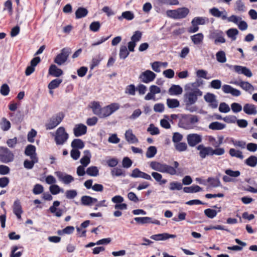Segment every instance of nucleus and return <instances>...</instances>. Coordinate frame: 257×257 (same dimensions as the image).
I'll list each match as a JSON object with an SVG mask.
<instances>
[{
  "mask_svg": "<svg viewBox=\"0 0 257 257\" xmlns=\"http://www.w3.org/2000/svg\"><path fill=\"white\" fill-rule=\"evenodd\" d=\"M149 165L153 170L156 171L169 174L170 175H175L177 174L176 169L179 167V164L178 162L174 161L173 166H171L160 162L152 161L150 163Z\"/></svg>",
  "mask_w": 257,
  "mask_h": 257,
  "instance_id": "1",
  "label": "nucleus"
},
{
  "mask_svg": "<svg viewBox=\"0 0 257 257\" xmlns=\"http://www.w3.org/2000/svg\"><path fill=\"white\" fill-rule=\"evenodd\" d=\"M193 85L192 83L185 86L186 93L184 97V102L187 105L194 104L197 101L198 97L202 95V92L198 88L193 87Z\"/></svg>",
  "mask_w": 257,
  "mask_h": 257,
  "instance_id": "2",
  "label": "nucleus"
},
{
  "mask_svg": "<svg viewBox=\"0 0 257 257\" xmlns=\"http://www.w3.org/2000/svg\"><path fill=\"white\" fill-rule=\"evenodd\" d=\"M189 12L188 9L186 8H178L174 10H168L166 15L168 17L174 19H180L185 18Z\"/></svg>",
  "mask_w": 257,
  "mask_h": 257,
  "instance_id": "3",
  "label": "nucleus"
},
{
  "mask_svg": "<svg viewBox=\"0 0 257 257\" xmlns=\"http://www.w3.org/2000/svg\"><path fill=\"white\" fill-rule=\"evenodd\" d=\"M69 135L63 127H59L56 131L55 141L57 145H61L65 143L68 139Z\"/></svg>",
  "mask_w": 257,
  "mask_h": 257,
  "instance_id": "4",
  "label": "nucleus"
},
{
  "mask_svg": "<svg viewBox=\"0 0 257 257\" xmlns=\"http://www.w3.org/2000/svg\"><path fill=\"white\" fill-rule=\"evenodd\" d=\"M14 154L7 148L0 147V161L5 163L13 161Z\"/></svg>",
  "mask_w": 257,
  "mask_h": 257,
  "instance_id": "5",
  "label": "nucleus"
},
{
  "mask_svg": "<svg viewBox=\"0 0 257 257\" xmlns=\"http://www.w3.org/2000/svg\"><path fill=\"white\" fill-rule=\"evenodd\" d=\"M209 38L214 40V43H224L225 42V39L223 36L222 31L219 30H213L210 31Z\"/></svg>",
  "mask_w": 257,
  "mask_h": 257,
  "instance_id": "6",
  "label": "nucleus"
},
{
  "mask_svg": "<svg viewBox=\"0 0 257 257\" xmlns=\"http://www.w3.org/2000/svg\"><path fill=\"white\" fill-rule=\"evenodd\" d=\"M142 37V33L140 31H136L131 37V41L128 43V49L130 51H134L136 43L140 41Z\"/></svg>",
  "mask_w": 257,
  "mask_h": 257,
  "instance_id": "7",
  "label": "nucleus"
},
{
  "mask_svg": "<svg viewBox=\"0 0 257 257\" xmlns=\"http://www.w3.org/2000/svg\"><path fill=\"white\" fill-rule=\"evenodd\" d=\"M156 75L152 71L147 70L142 72L139 76V79L142 82L149 83L153 81L156 78Z\"/></svg>",
  "mask_w": 257,
  "mask_h": 257,
  "instance_id": "8",
  "label": "nucleus"
},
{
  "mask_svg": "<svg viewBox=\"0 0 257 257\" xmlns=\"http://www.w3.org/2000/svg\"><path fill=\"white\" fill-rule=\"evenodd\" d=\"M111 201L115 203L114 208L115 209H119L124 210L127 209V205L125 203H123V198L120 195H116L111 198Z\"/></svg>",
  "mask_w": 257,
  "mask_h": 257,
  "instance_id": "9",
  "label": "nucleus"
},
{
  "mask_svg": "<svg viewBox=\"0 0 257 257\" xmlns=\"http://www.w3.org/2000/svg\"><path fill=\"white\" fill-rule=\"evenodd\" d=\"M69 55V51L67 49H63L60 54L54 59V62L59 65H62L67 60Z\"/></svg>",
  "mask_w": 257,
  "mask_h": 257,
  "instance_id": "10",
  "label": "nucleus"
},
{
  "mask_svg": "<svg viewBox=\"0 0 257 257\" xmlns=\"http://www.w3.org/2000/svg\"><path fill=\"white\" fill-rule=\"evenodd\" d=\"M150 92L145 96L146 100H155V95L161 93V88L157 85H152L149 87Z\"/></svg>",
  "mask_w": 257,
  "mask_h": 257,
  "instance_id": "11",
  "label": "nucleus"
},
{
  "mask_svg": "<svg viewBox=\"0 0 257 257\" xmlns=\"http://www.w3.org/2000/svg\"><path fill=\"white\" fill-rule=\"evenodd\" d=\"M55 174L58 177L59 180L65 184H69L74 181V178L70 175L64 173L60 171H56Z\"/></svg>",
  "mask_w": 257,
  "mask_h": 257,
  "instance_id": "12",
  "label": "nucleus"
},
{
  "mask_svg": "<svg viewBox=\"0 0 257 257\" xmlns=\"http://www.w3.org/2000/svg\"><path fill=\"white\" fill-rule=\"evenodd\" d=\"M63 114H58L53 116L50 121L46 124L47 130H51L57 126L62 120Z\"/></svg>",
  "mask_w": 257,
  "mask_h": 257,
  "instance_id": "13",
  "label": "nucleus"
},
{
  "mask_svg": "<svg viewBox=\"0 0 257 257\" xmlns=\"http://www.w3.org/2000/svg\"><path fill=\"white\" fill-rule=\"evenodd\" d=\"M187 140L190 146L194 147L201 142L202 137L196 134H189L187 136Z\"/></svg>",
  "mask_w": 257,
  "mask_h": 257,
  "instance_id": "14",
  "label": "nucleus"
},
{
  "mask_svg": "<svg viewBox=\"0 0 257 257\" xmlns=\"http://www.w3.org/2000/svg\"><path fill=\"white\" fill-rule=\"evenodd\" d=\"M197 150L199 151V154L201 158L204 159L207 156H212V148L205 147L203 145H199L197 147Z\"/></svg>",
  "mask_w": 257,
  "mask_h": 257,
  "instance_id": "15",
  "label": "nucleus"
},
{
  "mask_svg": "<svg viewBox=\"0 0 257 257\" xmlns=\"http://www.w3.org/2000/svg\"><path fill=\"white\" fill-rule=\"evenodd\" d=\"M134 220L139 224L153 223L160 225V222L157 219H153L149 217H136Z\"/></svg>",
  "mask_w": 257,
  "mask_h": 257,
  "instance_id": "16",
  "label": "nucleus"
},
{
  "mask_svg": "<svg viewBox=\"0 0 257 257\" xmlns=\"http://www.w3.org/2000/svg\"><path fill=\"white\" fill-rule=\"evenodd\" d=\"M204 100L209 103V106L212 108H216L218 106V102L214 94L207 93L204 96Z\"/></svg>",
  "mask_w": 257,
  "mask_h": 257,
  "instance_id": "17",
  "label": "nucleus"
},
{
  "mask_svg": "<svg viewBox=\"0 0 257 257\" xmlns=\"http://www.w3.org/2000/svg\"><path fill=\"white\" fill-rule=\"evenodd\" d=\"M222 91L226 94H231L234 96H239L241 95L240 90L234 88L229 85H224L222 87Z\"/></svg>",
  "mask_w": 257,
  "mask_h": 257,
  "instance_id": "18",
  "label": "nucleus"
},
{
  "mask_svg": "<svg viewBox=\"0 0 257 257\" xmlns=\"http://www.w3.org/2000/svg\"><path fill=\"white\" fill-rule=\"evenodd\" d=\"M86 131V126L82 123L76 124L73 128L74 134L77 137L85 135Z\"/></svg>",
  "mask_w": 257,
  "mask_h": 257,
  "instance_id": "19",
  "label": "nucleus"
},
{
  "mask_svg": "<svg viewBox=\"0 0 257 257\" xmlns=\"http://www.w3.org/2000/svg\"><path fill=\"white\" fill-rule=\"evenodd\" d=\"M125 140L129 144H137L139 143V140L137 137L133 134L132 129H128L125 131Z\"/></svg>",
  "mask_w": 257,
  "mask_h": 257,
  "instance_id": "20",
  "label": "nucleus"
},
{
  "mask_svg": "<svg viewBox=\"0 0 257 257\" xmlns=\"http://www.w3.org/2000/svg\"><path fill=\"white\" fill-rule=\"evenodd\" d=\"M131 176L133 178H141L145 179L148 180H151L152 178L151 176L145 172L141 171L139 169L136 168L135 169L131 175Z\"/></svg>",
  "mask_w": 257,
  "mask_h": 257,
  "instance_id": "21",
  "label": "nucleus"
},
{
  "mask_svg": "<svg viewBox=\"0 0 257 257\" xmlns=\"http://www.w3.org/2000/svg\"><path fill=\"white\" fill-rule=\"evenodd\" d=\"M243 110L247 115H255L257 114L256 106L252 103H246L244 105Z\"/></svg>",
  "mask_w": 257,
  "mask_h": 257,
  "instance_id": "22",
  "label": "nucleus"
},
{
  "mask_svg": "<svg viewBox=\"0 0 257 257\" xmlns=\"http://www.w3.org/2000/svg\"><path fill=\"white\" fill-rule=\"evenodd\" d=\"M176 237L175 234H170L168 233H163L152 235L150 238L153 240L159 241L165 240L170 238H174Z\"/></svg>",
  "mask_w": 257,
  "mask_h": 257,
  "instance_id": "23",
  "label": "nucleus"
},
{
  "mask_svg": "<svg viewBox=\"0 0 257 257\" xmlns=\"http://www.w3.org/2000/svg\"><path fill=\"white\" fill-rule=\"evenodd\" d=\"M210 13L215 17L221 18L222 20H226L227 12L225 11H220L218 9L213 8L210 10Z\"/></svg>",
  "mask_w": 257,
  "mask_h": 257,
  "instance_id": "24",
  "label": "nucleus"
},
{
  "mask_svg": "<svg viewBox=\"0 0 257 257\" xmlns=\"http://www.w3.org/2000/svg\"><path fill=\"white\" fill-rule=\"evenodd\" d=\"M13 212L19 219L21 218V214L23 210L21 203L19 200H16L13 205Z\"/></svg>",
  "mask_w": 257,
  "mask_h": 257,
  "instance_id": "25",
  "label": "nucleus"
},
{
  "mask_svg": "<svg viewBox=\"0 0 257 257\" xmlns=\"http://www.w3.org/2000/svg\"><path fill=\"white\" fill-rule=\"evenodd\" d=\"M186 121L187 124L185 126L186 128H191L192 127V125H194L197 123L199 121L198 117L196 115H189L186 116Z\"/></svg>",
  "mask_w": 257,
  "mask_h": 257,
  "instance_id": "26",
  "label": "nucleus"
},
{
  "mask_svg": "<svg viewBox=\"0 0 257 257\" xmlns=\"http://www.w3.org/2000/svg\"><path fill=\"white\" fill-rule=\"evenodd\" d=\"M36 147L32 145H29L27 146L25 154L26 156H29L30 159H33L34 158H38L37 157V154L36 153Z\"/></svg>",
  "mask_w": 257,
  "mask_h": 257,
  "instance_id": "27",
  "label": "nucleus"
},
{
  "mask_svg": "<svg viewBox=\"0 0 257 257\" xmlns=\"http://www.w3.org/2000/svg\"><path fill=\"white\" fill-rule=\"evenodd\" d=\"M60 202L58 201H55L53 202V205L49 208L50 212L52 213H54L55 215L57 217H60L62 216L63 211L61 209H57V207L59 206Z\"/></svg>",
  "mask_w": 257,
  "mask_h": 257,
  "instance_id": "28",
  "label": "nucleus"
},
{
  "mask_svg": "<svg viewBox=\"0 0 257 257\" xmlns=\"http://www.w3.org/2000/svg\"><path fill=\"white\" fill-rule=\"evenodd\" d=\"M49 74L54 77H58L62 75L63 71L58 68L55 65H52L49 68Z\"/></svg>",
  "mask_w": 257,
  "mask_h": 257,
  "instance_id": "29",
  "label": "nucleus"
},
{
  "mask_svg": "<svg viewBox=\"0 0 257 257\" xmlns=\"http://www.w3.org/2000/svg\"><path fill=\"white\" fill-rule=\"evenodd\" d=\"M83 154L84 156L80 159V162L84 167H86L90 163L91 155L88 150L84 151Z\"/></svg>",
  "mask_w": 257,
  "mask_h": 257,
  "instance_id": "30",
  "label": "nucleus"
},
{
  "mask_svg": "<svg viewBox=\"0 0 257 257\" xmlns=\"http://www.w3.org/2000/svg\"><path fill=\"white\" fill-rule=\"evenodd\" d=\"M214 207L216 208L218 210H216L213 209H206L204 210L205 215L209 218H214L218 212H220L221 211V207H218L216 206H214Z\"/></svg>",
  "mask_w": 257,
  "mask_h": 257,
  "instance_id": "31",
  "label": "nucleus"
},
{
  "mask_svg": "<svg viewBox=\"0 0 257 257\" xmlns=\"http://www.w3.org/2000/svg\"><path fill=\"white\" fill-rule=\"evenodd\" d=\"M169 93L171 95H178L182 93L183 89L178 85H173L169 89Z\"/></svg>",
  "mask_w": 257,
  "mask_h": 257,
  "instance_id": "32",
  "label": "nucleus"
},
{
  "mask_svg": "<svg viewBox=\"0 0 257 257\" xmlns=\"http://www.w3.org/2000/svg\"><path fill=\"white\" fill-rule=\"evenodd\" d=\"M81 203L84 205L91 206L97 202V199L88 196H84L81 198Z\"/></svg>",
  "mask_w": 257,
  "mask_h": 257,
  "instance_id": "33",
  "label": "nucleus"
},
{
  "mask_svg": "<svg viewBox=\"0 0 257 257\" xmlns=\"http://www.w3.org/2000/svg\"><path fill=\"white\" fill-rule=\"evenodd\" d=\"M240 87L249 93H251L255 90L254 87L247 81H241Z\"/></svg>",
  "mask_w": 257,
  "mask_h": 257,
  "instance_id": "34",
  "label": "nucleus"
},
{
  "mask_svg": "<svg viewBox=\"0 0 257 257\" xmlns=\"http://www.w3.org/2000/svg\"><path fill=\"white\" fill-rule=\"evenodd\" d=\"M183 191L187 193H194L202 191V188L198 185H193L190 187H184Z\"/></svg>",
  "mask_w": 257,
  "mask_h": 257,
  "instance_id": "35",
  "label": "nucleus"
},
{
  "mask_svg": "<svg viewBox=\"0 0 257 257\" xmlns=\"http://www.w3.org/2000/svg\"><path fill=\"white\" fill-rule=\"evenodd\" d=\"M135 18L134 13L131 11H125L121 14V15L118 17L119 21L124 19L128 21H131Z\"/></svg>",
  "mask_w": 257,
  "mask_h": 257,
  "instance_id": "36",
  "label": "nucleus"
},
{
  "mask_svg": "<svg viewBox=\"0 0 257 257\" xmlns=\"http://www.w3.org/2000/svg\"><path fill=\"white\" fill-rule=\"evenodd\" d=\"M209 129L212 130H221L225 127V124L218 121L211 122L208 126Z\"/></svg>",
  "mask_w": 257,
  "mask_h": 257,
  "instance_id": "37",
  "label": "nucleus"
},
{
  "mask_svg": "<svg viewBox=\"0 0 257 257\" xmlns=\"http://www.w3.org/2000/svg\"><path fill=\"white\" fill-rule=\"evenodd\" d=\"M204 36L202 33H198L191 36V40L195 45L201 44L203 40Z\"/></svg>",
  "mask_w": 257,
  "mask_h": 257,
  "instance_id": "38",
  "label": "nucleus"
},
{
  "mask_svg": "<svg viewBox=\"0 0 257 257\" xmlns=\"http://www.w3.org/2000/svg\"><path fill=\"white\" fill-rule=\"evenodd\" d=\"M88 11L84 8H79L75 12L76 18L80 19L85 17L88 14Z\"/></svg>",
  "mask_w": 257,
  "mask_h": 257,
  "instance_id": "39",
  "label": "nucleus"
},
{
  "mask_svg": "<svg viewBox=\"0 0 257 257\" xmlns=\"http://www.w3.org/2000/svg\"><path fill=\"white\" fill-rule=\"evenodd\" d=\"M90 107L92 109L93 112L99 116L101 109L99 103L98 102L94 101L91 103Z\"/></svg>",
  "mask_w": 257,
  "mask_h": 257,
  "instance_id": "40",
  "label": "nucleus"
},
{
  "mask_svg": "<svg viewBox=\"0 0 257 257\" xmlns=\"http://www.w3.org/2000/svg\"><path fill=\"white\" fill-rule=\"evenodd\" d=\"M167 105L170 108H174L179 107V101L176 99L168 98L167 99Z\"/></svg>",
  "mask_w": 257,
  "mask_h": 257,
  "instance_id": "41",
  "label": "nucleus"
},
{
  "mask_svg": "<svg viewBox=\"0 0 257 257\" xmlns=\"http://www.w3.org/2000/svg\"><path fill=\"white\" fill-rule=\"evenodd\" d=\"M71 147L75 149H81L84 148V144L80 139H74L71 143Z\"/></svg>",
  "mask_w": 257,
  "mask_h": 257,
  "instance_id": "42",
  "label": "nucleus"
},
{
  "mask_svg": "<svg viewBox=\"0 0 257 257\" xmlns=\"http://www.w3.org/2000/svg\"><path fill=\"white\" fill-rule=\"evenodd\" d=\"M31 159V161L26 160L24 161V166L25 168L28 169H31L33 168L34 164L38 162V158H34Z\"/></svg>",
  "mask_w": 257,
  "mask_h": 257,
  "instance_id": "43",
  "label": "nucleus"
},
{
  "mask_svg": "<svg viewBox=\"0 0 257 257\" xmlns=\"http://www.w3.org/2000/svg\"><path fill=\"white\" fill-rule=\"evenodd\" d=\"M238 31L234 28L229 29L226 31L227 36L230 38L232 41H235L236 40V36L238 35Z\"/></svg>",
  "mask_w": 257,
  "mask_h": 257,
  "instance_id": "44",
  "label": "nucleus"
},
{
  "mask_svg": "<svg viewBox=\"0 0 257 257\" xmlns=\"http://www.w3.org/2000/svg\"><path fill=\"white\" fill-rule=\"evenodd\" d=\"M61 79H55L51 81L48 85L49 89H54L58 88L62 83Z\"/></svg>",
  "mask_w": 257,
  "mask_h": 257,
  "instance_id": "45",
  "label": "nucleus"
},
{
  "mask_svg": "<svg viewBox=\"0 0 257 257\" xmlns=\"http://www.w3.org/2000/svg\"><path fill=\"white\" fill-rule=\"evenodd\" d=\"M0 126L2 130L7 131L11 127V123L6 118L3 117L0 123Z\"/></svg>",
  "mask_w": 257,
  "mask_h": 257,
  "instance_id": "46",
  "label": "nucleus"
},
{
  "mask_svg": "<svg viewBox=\"0 0 257 257\" xmlns=\"http://www.w3.org/2000/svg\"><path fill=\"white\" fill-rule=\"evenodd\" d=\"M234 10L237 12H243L245 10L244 3L241 0H237L235 2Z\"/></svg>",
  "mask_w": 257,
  "mask_h": 257,
  "instance_id": "47",
  "label": "nucleus"
},
{
  "mask_svg": "<svg viewBox=\"0 0 257 257\" xmlns=\"http://www.w3.org/2000/svg\"><path fill=\"white\" fill-rule=\"evenodd\" d=\"M183 186L181 183L177 182V181H173L171 182L169 184V189L171 191H174L175 190H180L182 189Z\"/></svg>",
  "mask_w": 257,
  "mask_h": 257,
  "instance_id": "48",
  "label": "nucleus"
},
{
  "mask_svg": "<svg viewBox=\"0 0 257 257\" xmlns=\"http://www.w3.org/2000/svg\"><path fill=\"white\" fill-rule=\"evenodd\" d=\"M229 154L231 157H236L240 159H242L243 158L242 152L234 149H230L229 151Z\"/></svg>",
  "mask_w": 257,
  "mask_h": 257,
  "instance_id": "49",
  "label": "nucleus"
},
{
  "mask_svg": "<svg viewBox=\"0 0 257 257\" xmlns=\"http://www.w3.org/2000/svg\"><path fill=\"white\" fill-rule=\"evenodd\" d=\"M157 152V148L155 146H150L147 149L146 157L148 158H152L155 156Z\"/></svg>",
  "mask_w": 257,
  "mask_h": 257,
  "instance_id": "50",
  "label": "nucleus"
},
{
  "mask_svg": "<svg viewBox=\"0 0 257 257\" xmlns=\"http://www.w3.org/2000/svg\"><path fill=\"white\" fill-rule=\"evenodd\" d=\"M216 59L218 62L223 63L226 61L225 53L223 51L218 52L216 54Z\"/></svg>",
  "mask_w": 257,
  "mask_h": 257,
  "instance_id": "51",
  "label": "nucleus"
},
{
  "mask_svg": "<svg viewBox=\"0 0 257 257\" xmlns=\"http://www.w3.org/2000/svg\"><path fill=\"white\" fill-rule=\"evenodd\" d=\"M245 163L251 167H255L257 164V157L251 156L245 160Z\"/></svg>",
  "mask_w": 257,
  "mask_h": 257,
  "instance_id": "52",
  "label": "nucleus"
},
{
  "mask_svg": "<svg viewBox=\"0 0 257 257\" xmlns=\"http://www.w3.org/2000/svg\"><path fill=\"white\" fill-rule=\"evenodd\" d=\"M207 182L212 187H217L221 186V182L219 179L209 177L207 179Z\"/></svg>",
  "mask_w": 257,
  "mask_h": 257,
  "instance_id": "53",
  "label": "nucleus"
},
{
  "mask_svg": "<svg viewBox=\"0 0 257 257\" xmlns=\"http://www.w3.org/2000/svg\"><path fill=\"white\" fill-rule=\"evenodd\" d=\"M86 173L91 176H97L98 174V169L95 166H91L87 169Z\"/></svg>",
  "mask_w": 257,
  "mask_h": 257,
  "instance_id": "54",
  "label": "nucleus"
},
{
  "mask_svg": "<svg viewBox=\"0 0 257 257\" xmlns=\"http://www.w3.org/2000/svg\"><path fill=\"white\" fill-rule=\"evenodd\" d=\"M49 189L51 193L53 195H56L60 192H64L63 189L60 188L58 185L56 184H53L50 186Z\"/></svg>",
  "mask_w": 257,
  "mask_h": 257,
  "instance_id": "55",
  "label": "nucleus"
},
{
  "mask_svg": "<svg viewBox=\"0 0 257 257\" xmlns=\"http://www.w3.org/2000/svg\"><path fill=\"white\" fill-rule=\"evenodd\" d=\"M106 106L108 108L110 115L117 110L120 108V105L118 103H112L108 105H107Z\"/></svg>",
  "mask_w": 257,
  "mask_h": 257,
  "instance_id": "56",
  "label": "nucleus"
},
{
  "mask_svg": "<svg viewBox=\"0 0 257 257\" xmlns=\"http://www.w3.org/2000/svg\"><path fill=\"white\" fill-rule=\"evenodd\" d=\"M129 52L127 50V48L125 46H122L120 48L119 50V57L120 59H125L128 55Z\"/></svg>",
  "mask_w": 257,
  "mask_h": 257,
  "instance_id": "57",
  "label": "nucleus"
},
{
  "mask_svg": "<svg viewBox=\"0 0 257 257\" xmlns=\"http://www.w3.org/2000/svg\"><path fill=\"white\" fill-rule=\"evenodd\" d=\"M136 87L134 84H130L127 86L125 89V93L131 95H135L136 94Z\"/></svg>",
  "mask_w": 257,
  "mask_h": 257,
  "instance_id": "58",
  "label": "nucleus"
},
{
  "mask_svg": "<svg viewBox=\"0 0 257 257\" xmlns=\"http://www.w3.org/2000/svg\"><path fill=\"white\" fill-rule=\"evenodd\" d=\"M219 110L220 112L227 113L230 111V108L227 104L225 102H221L219 106Z\"/></svg>",
  "mask_w": 257,
  "mask_h": 257,
  "instance_id": "59",
  "label": "nucleus"
},
{
  "mask_svg": "<svg viewBox=\"0 0 257 257\" xmlns=\"http://www.w3.org/2000/svg\"><path fill=\"white\" fill-rule=\"evenodd\" d=\"M147 90V87L143 84H139L136 87V91L138 92L139 94L140 95H144Z\"/></svg>",
  "mask_w": 257,
  "mask_h": 257,
  "instance_id": "60",
  "label": "nucleus"
},
{
  "mask_svg": "<svg viewBox=\"0 0 257 257\" xmlns=\"http://www.w3.org/2000/svg\"><path fill=\"white\" fill-rule=\"evenodd\" d=\"M10 87L7 84H4L2 85L0 89V93L3 96H7L9 94Z\"/></svg>",
  "mask_w": 257,
  "mask_h": 257,
  "instance_id": "61",
  "label": "nucleus"
},
{
  "mask_svg": "<svg viewBox=\"0 0 257 257\" xmlns=\"http://www.w3.org/2000/svg\"><path fill=\"white\" fill-rule=\"evenodd\" d=\"M102 58L100 55H99L93 58L92 60L91 64L90 65V69H93L95 67L97 66L99 64Z\"/></svg>",
  "mask_w": 257,
  "mask_h": 257,
  "instance_id": "62",
  "label": "nucleus"
},
{
  "mask_svg": "<svg viewBox=\"0 0 257 257\" xmlns=\"http://www.w3.org/2000/svg\"><path fill=\"white\" fill-rule=\"evenodd\" d=\"M175 149L179 152H183L187 150V145L185 143H178L175 145Z\"/></svg>",
  "mask_w": 257,
  "mask_h": 257,
  "instance_id": "63",
  "label": "nucleus"
},
{
  "mask_svg": "<svg viewBox=\"0 0 257 257\" xmlns=\"http://www.w3.org/2000/svg\"><path fill=\"white\" fill-rule=\"evenodd\" d=\"M100 28V24L99 22L96 21L91 23L89 26V29L91 31L97 32Z\"/></svg>",
  "mask_w": 257,
  "mask_h": 257,
  "instance_id": "64",
  "label": "nucleus"
}]
</instances>
